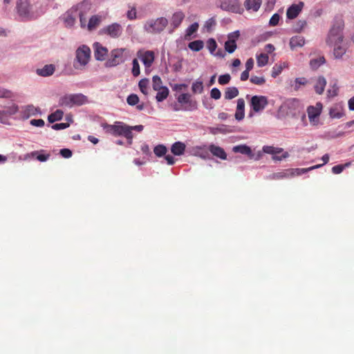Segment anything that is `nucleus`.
<instances>
[{"label": "nucleus", "mask_w": 354, "mask_h": 354, "mask_svg": "<svg viewBox=\"0 0 354 354\" xmlns=\"http://www.w3.org/2000/svg\"><path fill=\"white\" fill-rule=\"evenodd\" d=\"M344 21L342 17H335L326 39L328 45L334 46L333 55L336 59H341L346 52V48L341 45L344 39Z\"/></svg>", "instance_id": "obj_1"}, {"label": "nucleus", "mask_w": 354, "mask_h": 354, "mask_svg": "<svg viewBox=\"0 0 354 354\" xmlns=\"http://www.w3.org/2000/svg\"><path fill=\"white\" fill-rule=\"evenodd\" d=\"M304 5V3L301 1L297 4H292L290 6L286 12L287 18L290 19L296 18L301 11Z\"/></svg>", "instance_id": "obj_16"}, {"label": "nucleus", "mask_w": 354, "mask_h": 354, "mask_svg": "<svg viewBox=\"0 0 354 354\" xmlns=\"http://www.w3.org/2000/svg\"><path fill=\"white\" fill-rule=\"evenodd\" d=\"M127 17L131 20L136 19V9H132L131 10H129L127 12Z\"/></svg>", "instance_id": "obj_63"}, {"label": "nucleus", "mask_w": 354, "mask_h": 354, "mask_svg": "<svg viewBox=\"0 0 354 354\" xmlns=\"http://www.w3.org/2000/svg\"><path fill=\"white\" fill-rule=\"evenodd\" d=\"M60 154L65 158H68L72 156V151L68 149H62L60 150Z\"/></svg>", "instance_id": "obj_55"}, {"label": "nucleus", "mask_w": 354, "mask_h": 354, "mask_svg": "<svg viewBox=\"0 0 354 354\" xmlns=\"http://www.w3.org/2000/svg\"><path fill=\"white\" fill-rule=\"evenodd\" d=\"M140 91L145 95L148 94L149 80L147 78L142 79L138 83Z\"/></svg>", "instance_id": "obj_39"}, {"label": "nucleus", "mask_w": 354, "mask_h": 354, "mask_svg": "<svg viewBox=\"0 0 354 354\" xmlns=\"http://www.w3.org/2000/svg\"><path fill=\"white\" fill-rule=\"evenodd\" d=\"M91 3L88 0H84L81 3L73 6L64 15L63 19L66 26H73L75 23L77 17H79L81 27L83 28H86V15L91 10Z\"/></svg>", "instance_id": "obj_2"}, {"label": "nucleus", "mask_w": 354, "mask_h": 354, "mask_svg": "<svg viewBox=\"0 0 354 354\" xmlns=\"http://www.w3.org/2000/svg\"><path fill=\"white\" fill-rule=\"evenodd\" d=\"M90 57L91 50L88 46L83 45L79 47L76 50L75 59L73 64L75 68H83L88 63Z\"/></svg>", "instance_id": "obj_6"}, {"label": "nucleus", "mask_w": 354, "mask_h": 354, "mask_svg": "<svg viewBox=\"0 0 354 354\" xmlns=\"http://www.w3.org/2000/svg\"><path fill=\"white\" fill-rule=\"evenodd\" d=\"M283 67L281 65H274L272 69V77H277L282 71Z\"/></svg>", "instance_id": "obj_50"}, {"label": "nucleus", "mask_w": 354, "mask_h": 354, "mask_svg": "<svg viewBox=\"0 0 354 354\" xmlns=\"http://www.w3.org/2000/svg\"><path fill=\"white\" fill-rule=\"evenodd\" d=\"M152 83L153 88L155 91L160 89V88L164 86L162 85V82L161 78L158 75H154L153 77Z\"/></svg>", "instance_id": "obj_41"}, {"label": "nucleus", "mask_w": 354, "mask_h": 354, "mask_svg": "<svg viewBox=\"0 0 354 354\" xmlns=\"http://www.w3.org/2000/svg\"><path fill=\"white\" fill-rule=\"evenodd\" d=\"M185 145L181 142H176L171 145V153L175 156H181L185 151Z\"/></svg>", "instance_id": "obj_22"}, {"label": "nucleus", "mask_w": 354, "mask_h": 354, "mask_svg": "<svg viewBox=\"0 0 354 354\" xmlns=\"http://www.w3.org/2000/svg\"><path fill=\"white\" fill-rule=\"evenodd\" d=\"M322 109V104L320 102L316 104L315 106H310L308 109V116L310 122L314 121L315 118L319 116Z\"/></svg>", "instance_id": "obj_17"}, {"label": "nucleus", "mask_w": 354, "mask_h": 354, "mask_svg": "<svg viewBox=\"0 0 354 354\" xmlns=\"http://www.w3.org/2000/svg\"><path fill=\"white\" fill-rule=\"evenodd\" d=\"M254 66V60L252 58H250L247 60L245 63V69L248 71H251Z\"/></svg>", "instance_id": "obj_60"}, {"label": "nucleus", "mask_w": 354, "mask_h": 354, "mask_svg": "<svg viewBox=\"0 0 354 354\" xmlns=\"http://www.w3.org/2000/svg\"><path fill=\"white\" fill-rule=\"evenodd\" d=\"M11 92L8 90L0 88V97H10Z\"/></svg>", "instance_id": "obj_59"}, {"label": "nucleus", "mask_w": 354, "mask_h": 354, "mask_svg": "<svg viewBox=\"0 0 354 354\" xmlns=\"http://www.w3.org/2000/svg\"><path fill=\"white\" fill-rule=\"evenodd\" d=\"M30 156L32 157H35L37 160H38L40 162L46 161L50 157V154H39V151H37L31 152Z\"/></svg>", "instance_id": "obj_40"}, {"label": "nucleus", "mask_w": 354, "mask_h": 354, "mask_svg": "<svg viewBox=\"0 0 354 354\" xmlns=\"http://www.w3.org/2000/svg\"><path fill=\"white\" fill-rule=\"evenodd\" d=\"M221 7L223 10L234 13L241 14L243 12V8L239 0H223L221 1Z\"/></svg>", "instance_id": "obj_11"}, {"label": "nucleus", "mask_w": 354, "mask_h": 354, "mask_svg": "<svg viewBox=\"0 0 354 354\" xmlns=\"http://www.w3.org/2000/svg\"><path fill=\"white\" fill-rule=\"evenodd\" d=\"M140 65L137 59H133L132 62V74L134 77L140 75Z\"/></svg>", "instance_id": "obj_45"}, {"label": "nucleus", "mask_w": 354, "mask_h": 354, "mask_svg": "<svg viewBox=\"0 0 354 354\" xmlns=\"http://www.w3.org/2000/svg\"><path fill=\"white\" fill-rule=\"evenodd\" d=\"M190 97L189 94L183 93L178 97V102L180 104H187L190 102Z\"/></svg>", "instance_id": "obj_47"}, {"label": "nucleus", "mask_w": 354, "mask_h": 354, "mask_svg": "<svg viewBox=\"0 0 354 354\" xmlns=\"http://www.w3.org/2000/svg\"><path fill=\"white\" fill-rule=\"evenodd\" d=\"M59 105L62 107L73 106L71 95H65L61 97L59 100Z\"/></svg>", "instance_id": "obj_30"}, {"label": "nucleus", "mask_w": 354, "mask_h": 354, "mask_svg": "<svg viewBox=\"0 0 354 354\" xmlns=\"http://www.w3.org/2000/svg\"><path fill=\"white\" fill-rule=\"evenodd\" d=\"M210 96L214 100H218L221 97V91L217 88H214L211 90Z\"/></svg>", "instance_id": "obj_52"}, {"label": "nucleus", "mask_w": 354, "mask_h": 354, "mask_svg": "<svg viewBox=\"0 0 354 354\" xmlns=\"http://www.w3.org/2000/svg\"><path fill=\"white\" fill-rule=\"evenodd\" d=\"M137 55L142 62L146 68H150L154 62L155 54L152 50H139L137 53Z\"/></svg>", "instance_id": "obj_12"}, {"label": "nucleus", "mask_w": 354, "mask_h": 354, "mask_svg": "<svg viewBox=\"0 0 354 354\" xmlns=\"http://www.w3.org/2000/svg\"><path fill=\"white\" fill-rule=\"evenodd\" d=\"M263 151L266 153L277 155L283 152L282 148L274 147L272 146H264L263 147Z\"/></svg>", "instance_id": "obj_34"}, {"label": "nucleus", "mask_w": 354, "mask_h": 354, "mask_svg": "<svg viewBox=\"0 0 354 354\" xmlns=\"http://www.w3.org/2000/svg\"><path fill=\"white\" fill-rule=\"evenodd\" d=\"M305 44V39L302 36H295L290 39V46L291 49H294L297 47H302Z\"/></svg>", "instance_id": "obj_27"}, {"label": "nucleus", "mask_w": 354, "mask_h": 354, "mask_svg": "<svg viewBox=\"0 0 354 354\" xmlns=\"http://www.w3.org/2000/svg\"><path fill=\"white\" fill-rule=\"evenodd\" d=\"M344 165H337L333 167L332 171L333 174H339L342 172V171L344 170Z\"/></svg>", "instance_id": "obj_57"}, {"label": "nucleus", "mask_w": 354, "mask_h": 354, "mask_svg": "<svg viewBox=\"0 0 354 354\" xmlns=\"http://www.w3.org/2000/svg\"><path fill=\"white\" fill-rule=\"evenodd\" d=\"M122 27L118 23H113L109 25L101 30L102 34L109 36L111 38L115 39L121 36L122 33Z\"/></svg>", "instance_id": "obj_10"}, {"label": "nucleus", "mask_w": 354, "mask_h": 354, "mask_svg": "<svg viewBox=\"0 0 354 354\" xmlns=\"http://www.w3.org/2000/svg\"><path fill=\"white\" fill-rule=\"evenodd\" d=\"M192 90L194 93H201L203 91V82L196 81L192 84Z\"/></svg>", "instance_id": "obj_42"}, {"label": "nucleus", "mask_w": 354, "mask_h": 354, "mask_svg": "<svg viewBox=\"0 0 354 354\" xmlns=\"http://www.w3.org/2000/svg\"><path fill=\"white\" fill-rule=\"evenodd\" d=\"M94 57L97 61H104L108 58V49L99 42L93 44Z\"/></svg>", "instance_id": "obj_13"}, {"label": "nucleus", "mask_w": 354, "mask_h": 354, "mask_svg": "<svg viewBox=\"0 0 354 354\" xmlns=\"http://www.w3.org/2000/svg\"><path fill=\"white\" fill-rule=\"evenodd\" d=\"M158 91L156 99L158 102H162L169 95V89L167 86H163L160 89L156 90Z\"/></svg>", "instance_id": "obj_31"}, {"label": "nucleus", "mask_w": 354, "mask_h": 354, "mask_svg": "<svg viewBox=\"0 0 354 354\" xmlns=\"http://www.w3.org/2000/svg\"><path fill=\"white\" fill-rule=\"evenodd\" d=\"M250 71H248L245 69L244 71L242 72V73L241 74V77H240L241 81H246L249 78Z\"/></svg>", "instance_id": "obj_62"}, {"label": "nucleus", "mask_w": 354, "mask_h": 354, "mask_svg": "<svg viewBox=\"0 0 354 354\" xmlns=\"http://www.w3.org/2000/svg\"><path fill=\"white\" fill-rule=\"evenodd\" d=\"M70 126L69 123H57L52 125V129L54 130H61L68 128Z\"/></svg>", "instance_id": "obj_53"}, {"label": "nucleus", "mask_w": 354, "mask_h": 354, "mask_svg": "<svg viewBox=\"0 0 354 354\" xmlns=\"http://www.w3.org/2000/svg\"><path fill=\"white\" fill-rule=\"evenodd\" d=\"M325 62V58L323 56L319 57L318 58L311 59L310 62V66L312 69L315 70L321 65L324 64Z\"/></svg>", "instance_id": "obj_36"}, {"label": "nucleus", "mask_w": 354, "mask_h": 354, "mask_svg": "<svg viewBox=\"0 0 354 354\" xmlns=\"http://www.w3.org/2000/svg\"><path fill=\"white\" fill-rule=\"evenodd\" d=\"M261 3V0H245L244 6L247 10L257 12L260 8Z\"/></svg>", "instance_id": "obj_20"}, {"label": "nucleus", "mask_w": 354, "mask_h": 354, "mask_svg": "<svg viewBox=\"0 0 354 354\" xmlns=\"http://www.w3.org/2000/svg\"><path fill=\"white\" fill-rule=\"evenodd\" d=\"M338 87L335 84L332 88L328 90V95L329 97H335L337 95Z\"/></svg>", "instance_id": "obj_56"}, {"label": "nucleus", "mask_w": 354, "mask_h": 354, "mask_svg": "<svg viewBox=\"0 0 354 354\" xmlns=\"http://www.w3.org/2000/svg\"><path fill=\"white\" fill-rule=\"evenodd\" d=\"M127 48H120L113 49L108 56L105 62V66L108 68L117 66L126 60Z\"/></svg>", "instance_id": "obj_5"}, {"label": "nucleus", "mask_w": 354, "mask_h": 354, "mask_svg": "<svg viewBox=\"0 0 354 354\" xmlns=\"http://www.w3.org/2000/svg\"><path fill=\"white\" fill-rule=\"evenodd\" d=\"M30 124L35 127H41L44 126V121L42 119H32L30 122Z\"/></svg>", "instance_id": "obj_54"}, {"label": "nucleus", "mask_w": 354, "mask_h": 354, "mask_svg": "<svg viewBox=\"0 0 354 354\" xmlns=\"http://www.w3.org/2000/svg\"><path fill=\"white\" fill-rule=\"evenodd\" d=\"M208 149L214 156L222 160L227 159V154L223 148L212 144L209 146Z\"/></svg>", "instance_id": "obj_19"}, {"label": "nucleus", "mask_w": 354, "mask_h": 354, "mask_svg": "<svg viewBox=\"0 0 354 354\" xmlns=\"http://www.w3.org/2000/svg\"><path fill=\"white\" fill-rule=\"evenodd\" d=\"M19 111V106L12 103L11 105L6 106L5 110L3 111L4 116L12 115L17 113Z\"/></svg>", "instance_id": "obj_33"}, {"label": "nucleus", "mask_w": 354, "mask_h": 354, "mask_svg": "<svg viewBox=\"0 0 354 354\" xmlns=\"http://www.w3.org/2000/svg\"><path fill=\"white\" fill-rule=\"evenodd\" d=\"M348 108L351 111H354V97L348 100Z\"/></svg>", "instance_id": "obj_64"}, {"label": "nucleus", "mask_w": 354, "mask_h": 354, "mask_svg": "<svg viewBox=\"0 0 354 354\" xmlns=\"http://www.w3.org/2000/svg\"><path fill=\"white\" fill-rule=\"evenodd\" d=\"M231 80V76L230 74H225L220 75L218 77V83L221 85L227 84L230 82Z\"/></svg>", "instance_id": "obj_49"}, {"label": "nucleus", "mask_w": 354, "mask_h": 354, "mask_svg": "<svg viewBox=\"0 0 354 354\" xmlns=\"http://www.w3.org/2000/svg\"><path fill=\"white\" fill-rule=\"evenodd\" d=\"M239 94L238 88L235 86L227 87L225 91L224 97L226 100H232Z\"/></svg>", "instance_id": "obj_29"}, {"label": "nucleus", "mask_w": 354, "mask_h": 354, "mask_svg": "<svg viewBox=\"0 0 354 354\" xmlns=\"http://www.w3.org/2000/svg\"><path fill=\"white\" fill-rule=\"evenodd\" d=\"M268 55L266 53H261L257 57V65L259 67L266 66L268 62Z\"/></svg>", "instance_id": "obj_38"}, {"label": "nucleus", "mask_w": 354, "mask_h": 354, "mask_svg": "<svg viewBox=\"0 0 354 354\" xmlns=\"http://www.w3.org/2000/svg\"><path fill=\"white\" fill-rule=\"evenodd\" d=\"M207 47L212 54H214L217 48V44L214 39L210 38L207 41Z\"/></svg>", "instance_id": "obj_44"}, {"label": "nucleus", "mask_w": 354, "mask_h": 354, "mask_svg": "<svg viewBox=\"0 0 354 354\" xmlns=\"http://www.w3.org/2000/svg\"><path fill=\"white\" fill-rule=\"evenodd\" d=\"M198 26H199L198 23H194L192 25H190L186 30V35L191 36L192 35H193L198 30Z\"/></svg>", "instance_id": "obj_48"}, {"label": "nucleus", "mask_w": 354, "mask_h": 354, "mask_svg": "<svg viewBox=\"0 0 354 354\" xmlns=\"http://www.w3.org/2000/svg\"><path fill=\"white\" fill-rule=\"evenodd\" d=\"M17 10L19 16L24 19H32L35 17L32 6L28 0H19L17 3Z\"/></svg>", "instance_id": "obj_8"}, {"label": "nucleus", "mask_w": 354, "mask_h": 354, "mask_svg": "<svg viewBox=\"0 0 354 354\" xmlns=\"http://www.w3.org/2000/svg\"><path fill=\"white\" fill-rule=\"evenodd\" d=\"M239 37V32L235 31L228 35V40L225 43V50L228 53H232L236 49V41Z\"/></svg>", "instance_id": "obj_14"}, {"label": "nucleus", "mask_w": 354, "mask_h": 354, "mask_svg": "<svg viewBox=\"0 0 354 354\" xmlns=\"http://www.w3.org/2000/svg\"><path fill=\"white\" fill-rule=\"evenodd\" d=\"M103 128L106 133L114 136H124L128 140L129 145L132 144L133 135L129 125L122 122H115L113 124H106L103 125Z\"/></svg>", "instance_id": "obj_3"}, {"label": "nucleus", "mask_w": 354, "mask_h": 354, "mask_svg": "<svg viewBox=\"0 0 354 354\" xmlns=\"http://www.w3.org/2000/svg\"><path fill=\"white\" fill-rule=\"evenodd\" d=\"M320 166L321 165H315L309 168H297L285 169L279 172L272 174L270 176V178L272 180H281L283 178H291L295 176H300L308 172V171L319 168L320 167Z\"/></svg>", "instance_id": "obj_4"}, {"label": "nucleus", "mask_w": 354, "mask_h": 354, "mask_svg": "<svg viewBox=\"0 0 354 354\" xmlns=\"http://www.w3.org/2000/svg\"><path fill=\"white\" fill-rule=\"evenodd\" d=\"M101 22V17L99 15H93L92 16L88 22H86V28H88V30H92L95 29Z\"/></svg>", "instance_id": "obj_25"}, {"label": "nucleus", "mask_w": 354, "mask_h": 354, "mask_svg": "<svg viewBox=\"0 0 354 354\" xmlns=\"http://www.w3.org/2000/svg\"><path fill=\"white\" fill-rule=\"evenodd\" d=\"M55 66L52 64L45 65L42 68L37 69V74L42 77H48L53 74Z\"/></svg>", "instance_id": "obj_23"}, {"label": "nucleus", "mask_w": 354, "mask_h": 354, "mask_svg": "<svg viewBox=\"0 0 354 354\" xmlns=\"http://www.w3.org/2000/svg\"><path fill=\"white\" fill-rule=\"evenodd\" d=\"M289 156V153L288 152H282V155L281 156H279L278 154L277 155H274L272 156V159L274 160H281L282 159H285L286 158H288Z\"/></svg>", "instance_id": "obj_58"}, {"label": "nucleus", "mask_w": 354, "mask_h": 354, "mask_svg": "<svg viewBox=\"0 0 354 354\" xmlns=\"http://www.w3.org/2000/svg\"><path fill=\"white\" fill-rule=\"evenodd\" d=\"M250 81L251 83L256 84V85H263L266 82V80H265L264 77H263V76L259 77V76H256V75H252L250 77Z\"/></svg>", "instance_id": "obj_43"}, {"label": "nucleus", "mask_w": 354, "mask_h": 354, "mask_svg": "<svg viewBox=\"0 0 354 354\" xmlns=\"http://www.w3.org/2000/svg\"><path fill=\"white\" fill-rule=\"evenodd\" d=\"M73 106H81L87 102V97L82 93L71 94Z\"/></svg>", "instance_id": "obj_24"}, {"label": "nucleus", "mask_w": 354, "mask_h": 354, "mask_svg": "<svg viewBox=\"0 0 354 354\" xmlns=\"http://www.w3.org/2000/svg\"><path fill=\"white\" fill-rule=\"evenodd\" d=\"M40 109L35 107L32 104H28L21 107V115L23 119H28L31 116H35L39 114Z\"/></svg>", "instance_id": "obj_15"}, {"label": "nucleus", "mask_w": 354, "mask_h": 354, "mask_svg": "<svg viewBox=\"0 0 354 354\" xmlns=\"http://www.w3.org/2000/svg\"><path fill=\"white\" fill-rule=\"evenodd\" d=\"M268 104V98L264 95H254L250 102V108L256 113L263 111Z\"/></svg>", "instance_id": "obj_9"}, {"label": "nucleus", "mask_w": 354, "mask_h": 354, "mask_svg": "<svg viewBox=\"0 0 354 354\" xmlns=\"http://www.w3.org/2000/svg\"><path fill=\"white\" fill-rule=\"evenodd\" d=\"M233 151L235 153H240L241 154L248 155L250 157H252L253 154L250 147L245 145H240L233 147Z\"/></svg>", "instance_id": "obj_26"}, {"label": "nucleus", "mask_w": 354, "mask_h": 354, "mask_svg": "<svg viewBox=\"0 0 354 354\" xmlns=\"http://www.w3.org/2000/svg\"><path fill=\"white\" fill-rule=\"evenodd\" d=\"M204 46L203 41L201 40H196L192 42H189L188 44V47L196 52L200 51L201 49H203Z\"/></svg>", "instance_id": "obj_35"}, {"label": "nucleus", "mask_w": 354, "mask_h": 354, "mask_svg": "<svg viewBox=\"0 0 354 354\" xmlns=\"http://www.w3.org/2000/svg\"><path fill=\"white\" fill-rule=\"evenodd\" d=\"M64 116V112L62 110L57 109L48 116V120L50 123H53L56 121L61 120Z\"/></svg>", "instance_id": "obj_32"}, {"label": "nucleus", "mask_w": 354, "mask_h": 354, "mask_svg": "<svg viewBox=\"0 0 354 354\" xmlns=\"http://www.w3.org/2000/svg\"><path fill=\"white\" fill-rule=\"evenodd\" d=\"M234 117L239 121L242 120L245 117V100L243 98H239L237 100Z\"/></svg>", "instance_id": "obj_18"}, {"label": "nucleus", "mask_w": 354, "mask_h": 354, "mask_svg": "<svg viewBox=\"0 0 354 354\" xmlns=\"http://www.w3.org/2000/svg\"><path fill=\"white\" fill-rule=\"evenodd\" d=\"M127 102L129 105L134 106L139 102V97L136 94H131L127 97Z\"/></svg>", "instance_id": "obj_46"}, {"label": "nucleus", "mask_w": 354, "mask_h": 354, "mask_svg": "<svg viewBox=\"0 0 354 354\" xmlns=\"http://www.w3.org/2000/svg\"><path fill=\"white\" fill-rule=\"evenodd\" d=\"M165 160L167 161V163L169 165H174L175 163V159L171 155H165Z\"/></svg>", "instance_id": "obj_61"}, {"label": "nucleus", "mask_w": 354, "mask_h": 354, "mask_svg": "<svg viewBox=\"0 0 354 354\" xmlns=\"http://www.w3.org/2000/svg\"><path fill=\"white\" fill-rule=\"evenodd\" d=\"M184 18L185 15L183 12H176L175 13H174L171 19V25L173 26L174 28H178L182 23Z\"/></svg>", "instance_id": "obj_21"}, {"label": "nucleus", "mask_w": 354, "mask_h": 354, "mask_svg": "<svg viewBox=\"0 0 354 354\" xmlns=\"http://www.w3.org/2000/svg\"><path fill=\"white\" fill-rule=\"evenodd\" d=\"M168 21L165 17H160L156 20H149L145 24V29L150 33H156L162 31L167 26Z\"/></svg>", "instance_id": "obj_7"}, {"label": "nucleus", "mask_w": 354, "mask_h": 354, "mask_svg": "<svg viewBox=\"0 0 354 354\" xmlns=\"http://www.w3.org/2000/svg\"><path fill=\"white\" fill-rule=\"evenodd\" d=\"M280 15L279 14H274L270 19L269 24L272 26H275L279 24Z\"/></svg>", "instance_id": "obj_51"}, {"label": "nucleus", "mask_w": 354, "mask_h": 354, "mask_svg": "<svg viewBox=\"0 0 354 354\" xmlns=\"http://www.w3.org/2000/svg\"><path fill=\"white\" fill-rule=\"evenodd\" d=\"M153 152L156 156L162 157L166 155L167 149L163 145H158L154 147Z\"/></svg>", "instance_id": "obj_37"}, {"label": "nucleus", "mask_w": 354, "mask_h": 354, "mask_svg": "<svg viewBox=\"0 0 354 354\" xmlns=\"http://www.w3.org/2000/svg\"><path fill=\"white\" fill-rule=\"evenodd\" d=\"M326 85V80L324 77H319L314 86L315 92L317 94L323 93L325 86Z\"/></svg>", "instance_id": "obj_28"}]
</instances>
